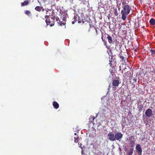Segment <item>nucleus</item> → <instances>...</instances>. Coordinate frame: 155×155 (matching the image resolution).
I'll list each match as a JSON object with an SVG mask.
<instances>
[{
	"mask_svg": "<svg viewBox=\"0 0 155 155\" xmlns=\"http://www.w3.org/2000/svg\"><path fill=\"white\" fill-rule=\"evenodd\" d=\"M45 17L46 18L45 21L47 25H49L51 26H52L54 25L55 19H56L57 21L59 20V18L56 16L49 17L48 16L46 15L45 16Z\"/></svg>",
	"mask_w": 155,
	"mask_h": 155,
	"instance_id": "nucleus-2",
	"label": "nucleus"
},
{
	"mask_svg": "<svg viewBox=\"0 0 155 155\" xmlns=\"http://www.w3.org/2000/svg\"><path fill=\"white\" fill-rule=\"evenodd\" d=\"M82 22H83V23H84V21H82Z\"/></svg>",
	"mask_w": 155,
	"mask_h": 155,
	"instance_id": "nucleus-36",
	"label": "nucleus"
},
{
	"mask_svg": "<svg viewBox=\"0 0 155 155\" xmlns=\"http://www.w3.org/2000/svg\"><path fill=\"white\" fill-rule=\"evenodd\" d=\"M103 34H102V36H101V39L102 40V41H104V40L103 39Z\"/></svg>",
	"mask_w": 155,
	"mask_h": 155,
	"instance_id": "nucleus-28",
	"label": "nucleus"
},
{
	"mask_svg": "<svg viewBox=\"0 0 155 155\" xmlns=\"http://www.w3.org/2000/svg\"><path fill=\"white\" fill-rule=\"evenodd\" d=\"M134 152V148H131L127 152V155H132Z\"/></svg>",
	"mask_w": 155,
	"mask_h": 155,
	"instance_id": "nucleus-12",
	"label": "nucleus"
},
{
	"mask_svg": "<svg viewBox=\"0 0 155 155\" xmlns=\"http://www.w3.org/2000/svg\"><path fill=\"white\" fill-rule=\"evenodd\" d=\"M149 22L151 25H154L155 24V20L152 18L150 19Z\"/></svg>",
	"mask_w": 155,
	"mask_h": 155,
	"instance_id": "nucleus-13",
	"label": "nucleus"
},
{
	"mask_svg": "<svg viewBox=\"0 0 155 155\" xmlns=\"http://www.w3.org/2000/svg\"><path fill=\"white\" fill-rule=\"evenodd\" d=\"M74 21H78V22L79 23L81 22V21L82 20V19L81 20L80 17L78 16H74Z\"/></svg>",
	"mask_w": 155,
	"mask_h": 155,
	"instance_id": "nucleus-10",
	"label": "nucleus"
},
{
	"mask_svg": "<svg viewBox=\"0 0 155 155\" xmlns=\"http://www.w3.org/2000/svg\"><path fill=\"white\" fill-rule=\"evenodd\" d=\"M154 8V7L153 5L152 6L150 7L151 10H153Z\"/></svg>",
	"mask_w": 155,
	"mask_h": 155,
	"instance_id": "nucleus-25",
	"label": "nucleus"
},
{
	"mask_svg": "<svg viewBox=\"0 0 155 155\" xmlns=\"http://www.w3.org/2000/svg\"><path fill=\"white\" fill-rule=\"evenodd\" d=\"M72 23L73 24H74V23H75V22L74 21H72Z\"/></svg>",
	"mask_w": 155,
	"mask_h": 155,
	"instance_id": "nucleus-30",
	"label": "nucleus"
},
{
	"mask_svg": "<svg viewBox=\"0 0 155 155\" xmlns=\"http://www.w3.org/2000/svg\"><path fill=\"white\" fill-rule=\"evenodd\" d=\"M128 3V1H126L124 0H123L122 2V5H123V6H129L128 5H127Z\"/></svg>",
	"mask_w": 155,
	"mask_h": 155,
	"instance_id": "nucleus-14",
	"label": "nucleus"
},
{
	"mask_svg": "<svg viewBox=\"0 0 155 155\" xmlns=\"http://www.w3.org/2000/svg\"><path fill=\"white\" fill-rule=\"evenodd\" d=\"M96 33L97 34V29L96 30Z\"/></svg>",
	"mask_w": 155,
	"mask_h": 155,
	"instance_id": "nucleus-32",
	"label": "nucleus"
},
{
	"mask_svg": "<svg viewBox=\"0 0 155 155\" xmlns=\"http://www.w3.org/2000/svg\"><path fill=\"white\" fill-rule=\"evenodd\" d=\"M74 142L75 143H77L78 142V136H77V137H74Z\"/></svg>",
	"mask_w": 155,
	"mask_h": 155,
	"instance_id": "nucleus-19",
	"label": "nucleus"
},
{
	"mask_svg": "<svg viewBox=\"0 0 155 155\" xmlns=\"http://www.w3.org/2000/svg\"><path fill=\"white\" fill-rule=\"evenodd\" d=\"M133 80L135 81H137V79H135V78H134V79H133Z\"/></svg>",
	"mask_w": 155,
	"mask_h": 155,
	"instance_id": "nucleus-29",
	"label": "nucleus"
},
{
	"mask_svg": "<svg viewBox=\"0 0 155 155\" xmlns=\"http://www.w3.org/2000/svg\"><path fill=\"white\" fill-rule=\"evenodd\" d=\"M95 117L94 116H91L89 118V119L90 121H92L94 120L95 119Z\"/></svg>",
	"mask_w": 155,
	"mask_h": 155,
	"instance_id": "nucleus-20",
	"label": "nucleus"
},
{
	"mask_svg": "<svg viewBox=\"0 0 155 155\" xmlns=\"http://www.w3.org/2000/svg\"><path fill=\"white\" fill-rule=\"evenodd\" d=\"M66 15L68 16V14L66 13L65 16L64 17H61V21H59L60 23V25L61 26L62 25H65L66 24Z\"/></svg>",
	"mask_w": 155,
	"mask_h": 155,
	"instance_id": "nucleus-6",
	"label": "nucleus"
},
{
	"mask_svg": "<svg viewBox=\"0 0 155 155\" xmlns=\"http://www.w3.org/2000/svg\"><path fill=\"white\" fill-rule=\"evenodd\" d=\"M150 51L152 53V54L153 55L155 54V51L154 50L151 49Z\"/></svg>",
	"mask_w": 155,
	"mask_h": 155,
	"instance_id": "nucleus-22",
	"label": "nucleus"
},
{
	"mask_svg": "<svg viewBox=\"0 0 155 155\" xmlns=\"http://www.w3.org/2000/svg\"><path fill=\"white\" fill-rule=\"evenodd\" d=\"M123 135L121 132H118L115 134V140H116L120 141L123 137Z\"/></svg>",
	"mask_w": 155,
	"mask_h": 155,
	"instance_id": "nucleus-4",
	"label": "nucleus"
},
{
	"mask_svg": "<svg viewBox=\"0 0 155 155\" xmlns=\"http://www.w3.org/2000/svg\"><path fill=\"white\" fill-rule=\"evenodd\" d=\"M52 104L54 108L55 109H57L59 108V105L57 102L54 101Z\"/></svg>",
	"mask_w": 155,
	"mask_h": 155,
	"instance_id": "nucleus-11",
	"label": "nucleus"
},
{
	"mask_svg": "<svg viewBox=\"0 0 155 155\" xmlns=\"http://www.w3.org/2000/svg\"><path fill=\"white\" fill-rule=\"evenodd\" d=\"M130 144H131V147H134V145H135V143H130Z\"/></svg>",
	"mask_w": 155,
	"mask_h": 155,
	"instance_id": "nucleus-26",
	"label": "nucleus"
},
{
	"mask_svg": "<svg viewBox=\"0 0 155 155\" xmlns=\"http://www.w3.org/2000/svg\"><path fill=\"white\" fill-rule=\"evenodd\" d=\"M141 101H139V102H138V103H139Z\"/></svg>",
	"mask_w": 155,
	"mask_h": 155,
	"instance_id": "nucleus-35",
	"label": "nucleus"
},
{
	"mask_svg": "<svg viewBox=\"0 0 155 155\" xmlns=\"http://www.w3.org/2000/svg\"><path fill=\"white\" fill-rule=\"evenodd\" d=\"M35 9L38 12H40L41 11V8L39 6H36Z\"/></svg>",
	"mask_w": 155,
	"mask_h": 155,
	"instance_id": "nucleus-18",
	"label": "nucleus"
},
{
	"mask_svg": "<svg viewBox=\"0 0 155 155\" xmlns=\"http://www.w3.org/2000/svg\"><path fill=\"white\" fill-rule=\"evenodd\" d=\"M74 135H77V133H75L74 134Z\"/></svg>",
	"mask_w": 155,
	"mask_h": 155,
	"instance_id": "nucleus-34",
	"label": "nucleus"
},
{
	"mask_svg": "<svg viewBox=\"0 0 155 155\" xmlns=\"http://www.w3.org/2000/svg\"><path fill=\"white\" fill-rule=\"evenodd\" d=\"M153 5L154 6V7H155V3H154Z\"/></svg>",
	"mask_w": 155,
	"mask_h": 155,
	"instance_id": "nucleus-33",
	"label": "nucleus"
},
{
	"mask_svg": "<svg viewBox=\"0 0 155 155\" xmlns=\"http://www.w3.org/2000/svg\"><path fill=\"white\" fill-rule=\"evenodd\" d=\"M136 149L138 151V155H141L142 153V149L139 144H137L136 147Z\"/></svg>",
	"mask_w": 155,
	"mask_h": 155,
	"instance_id": "nucleus-8",
	"label": "nucleus"
},
{
	"mask_svg": "<svg viewBox=\"0 0 155 155\" xmlns=\"http://www.w3.org/2000/svg\"><path fill=\"white\" fill-rule=\"evenodd\" d=\"M81 145H82V144H81V143H80V147H81V148L82 149V147H81Z\"/></svg>",
	"mask_w": 155,
	"mask_h": 155,
	"instance_id": "nucleus-31",
	"label": "nucleus"
},
{
	"mask_svg": "<svg viewBox=\"0 0 155 155\" xmlns=\"http://www.w3.org/2000/svg\"><path fill=\"white\" fill-rule=\"evenodd\" d=\"M111 61V60H109L110 63H109V64H110V66H111V65H112Z\"/></svg>",
	"mask_w": 155,
	"mask_h": 155,
	"instance_id": "nucleus-27",
	"label": "nucleus"
},
{
	"mask_svg": "<svg viewBox=\"0 0 155 155\" xmlns=\"http://www.w3.org/2000/svg\"><path fill=\"white\" fill-rule=\"evenodd\" d=\"M25 13L27 15H30L31 13V12L29 11H28V10H26L25 12Z\"/></svg>",
	"mask_w": 155,
	"mask_h": 155,
	"instance_id": "nucleus-23",
	"label": "nucleus"
},
{
	"mask_svg": "<svg viewBox=\"0 0 155 155\" xmlns=\"http://www.w3.org/2000/svg\"><path fill=\"white\" fill-rule=\"evenodd\" d=\"M108 139L111 141H115V135L111 132H110L107 134Z\"/></svg>",
	"mask_w": 155,
	"mask_h": 155,
	"instance_id": "nucleus-5",
	"label": "nucleus"
},
{
	"mask_svg": "<svg viewBox=\"0 0 155 155\" xmlns=\"http://www.w3.org/2000/svg\"><path fill=\"white\" fill-rule=\"evenodd\" d=\"M114 15L116 16H117L118 15V13L117 10V9L116 8L114 9Z\"/></svg>",
	"mask_w": 155,
	"mask_h": 155,
	"instance_id": "nucleus-21",
	"label": "nucleus"
},
{
	"mask_svg": "<svg viewBox=\"0 0 155 155\" xmlns=\"http://www.w3.org/2000/svg\"><path fill=\"white\" fill-rule=\"evenodd\" d=\"M120 58L122 60H124V56L122 55H120Z\"/></svg>",
	"mask_w": 155,
	"mask_h": 155,
	"instance_id": "nucleus-24",
	"label": "nucleus"
},
{
	"mask_svg": "<svg viewBox=\"0 0 155 155\" xmlns=\"http://www.w3.org/2000/svg\"><path fill=\"white\" fill-rule=\"evenodd\" d=\"M107 38L108 40V41L110 44L112 43V38L111 36H108L107 37Z\"/></svg>",
	"mask_w": 155,
	"mask_h": 155,
	"instance_id": "nucleus-15",
	"label": "nucleus"
},
{
	"mask_svg": "<svg viewBox=\"0 0 155 155\" xmlns=\"http://www.w3.org/2000/svg\"><path fill=\"white\" fill-rule=\"evenodd\" d=\"M121 83L120 80L118 77L116 79H114L112 81V85L113 88L114 90H115L119 85V84Z\"/></svg>",
	"mask_w": 155,
	"mask_h": 155,
	"instance_id": "nucleus-3",
	"label": "nucleus"
},
{
	"mask_svg": "<svg viewBox=\"0 0 155 155\" xmlns=\"http://www.w3.org/2000/svg\"><path fill=\"white\" fill-rule=\"evenodd\" d=\"M129 139L130 141V143H135V140L134 137L133 136H130L129 137Z\"/></svg>",
	"mask_w": 155,
	"mask_h": 155,
	"instance_id": "nucleus-9",
	"label": "nucleus"
},
{
	"mask_svg": "<svg viewBox=\"0 0 155 155\" xmlns=\"http://www.w3.org/2000/svg\"><path fill=\"white\" fill-rule=\"evenodd\" d=\"M146 116L147 117H150L153 115V111L150 109H148L146 110L145 112Z\"/></svg>",
	"mask_w": 155,
	"mask_h": 155,
	"instance_id": "nucleus-7",
	"label": "nucleus"
},
{
	"mask_svg": "<svg viewBox=\"0 0 155 155\" xmlns=\"http://www.w3.org/2000/svg\"><path fill=\"white\" fill-rule=\"evenodd\" d=\"M138 108L139 109V111L141 112L142 110L143 109V106L142 104H141L139 105V106L138 105Z\"/></svg>",
	"mask_w": 155,
	"mask_h": 155,
	"instance_id": "nucleus-17",
	"label": "nucleus"
},
{
	"mask_svg": "<svg viewBox=\"0 0 155 155\" xmlns=\"http://www.w3.org/2000/svg\"><path fill=\"white\" fill-rule=\"evenodd\" d=\"M29 4V2L27 0L23 2H22L21 4V6H23L25 5H27Z\"/></svg>",
	"mask_w": 155,
	"mask_h": 155,
	"instance_id": "nucleus-16",
	"label": "nucleus"
},
{
	"mask_svg": "<svg viewBox=\"0 0 155 155\" xmlns=\"http://www.w3.org/2000/svg\"><path fill=\"white\" fill-rule=\"evenodd\" d=\"M122 8L121 12V18L123 20H124L126 18L127 15L130 13L131 8L130 6H122Z\"/></svg>",
	"mask_w": 155,
	"mask_h": 155,
	"instance_id": "nucleus-1",
	"label": "nucleus"
}]
</instances>
